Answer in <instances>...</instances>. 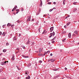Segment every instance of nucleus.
<instances>
[{
  "label": "nucleus",
  "instance_id": "3c124183",
  "mask_svg": "<svg viewBox=\"0 0 79 79\" xmlns=\"http://www.w3.org/2000/svg\"><path fill=\"white\" fill-rule=\"evenodd\" d=\"M17 68L18 69V70H19V68H18V67H17Z\"/></svg>",
  "mask_w": 79,
  "mask_h": 79
},
{
  "label": "nucleus",
  "instance_id": "f257e3e1",
  "mask_svg": "<svg viewBox=\"0 0 79 79\" xmlns=\"http://www.w3.org/2000/svg\"><path fill=\"white\" fill-rule=\"evenodd\" d=\"M32 41H29V40H28V42L27 43V44H31V45L32 44Z\"/></svg>",
  "mask_w": 79,
  "mask_h": 79
},
{
  "label": "nucleus",
  "instance_id": "09e8293b",
  "mask_svg": "<svg viewBox=\"0 0 79 79\" xmlns=\"http://www.w3.org/2000/svg\"><path fill=\"white\" fill-rule=\"evenodd\" d=\"M64 28H66V25L64 26Z\"/></svg>",
  "mask_w": 79,
  "mask_h": 79
},
{
  "label": "nucleus",
  "instance_id": "ea45409f",
  "mask_svg": "<svg viewBox=\"0 0 79 79\" xmlns=\"http://www.w3.org/2000/svg\"><path fill=\"white\" fill-rule=\"evenodd\" d=\"M40 28H39V31L40 32Z\"/></svg>",
  "mask_w": 79,
  "mask_h": 79
},
{
  "label": "nucleus",
  "instance_id": "c756f323",
  "mask_svg": "<svg viewBox=\"0 0 79 79\" xmlns=\"http://www.w3.org/2000/svg\"><path fill=\"white\" fill-rule=\"evenodd\" d=\"M45 30H44L43 31V32L42 33V34H44L45 33Z\"/></svg>",
  "mask_w": 79,
  "mask_h": 79
},
{
  "label": "nucleus",
  "instance_id": "e433bc0d",
  "mask_svg": "<svg viewBox=\"0 0 79 79\" xmlns=\"http://www.w3.org/2000/svg\"><path fill=\"white\" fill-rule=\"evenodd\" d=\"M52 43L53 44V43H55V41H53L52 42Z\"/></svg>",
  "mask_w": 79,
  "mask_h": 79
},
{
  "label": "nucleus",
  "instance_id": "aec40b11",
  "mask_svg": "<svg viewBox=\"0 0 79 79\" xmlns=\"http://www.w3.org/2000/svg\"><path fill=\"white\" fill-rule=\"evenodd\" d=\"M13 40H16V37L15 36L13 38Z\"/></svg>",
  "mask_w": 79,
  "mask_h": 79
},
{
  "label": "nucleus",
  "instance_id": "bb28decb",
  "mask_svg": "<svg viewBox=\"0 0 79 79\" xmlns=\"http://www.w3.org/2000/svg\"><path fill=\"white\" fill-rule=\"evenodd\" d=\"M22 47L23 48V49H25V46H22Z\"/></svg>",
  "mask_w": 79,
  "mask_h": 79
},
{
  "label": "nucleus",
  "instance_id": "a18cd8bd",
  "mask_svg": "<svg viewBox=\"0 0 79 79\" xmlns=\"http://www.w3.org/2000/svg\"><path fill=\"white\" fill-rule=\"evenodd\" d=\"M53 55V54H52V53H51L50 54V56H52Z\"/></svg>",
  "mask_w": 79,
  "mask_h": 79
},
{
  "label": "nucleus",
  "instance_id": "13d9d810",
  "mask_svg": "<svg viewBox=\"0 0 79 79\" xmlns=\"http://www.w3.org/2000/svg\"><path fill=\"white\" fill-rule=\"evenodd\" d=\"M46 16L45 15H44L43 16L44 17H45Z\"/></svg>",
  "mask_w": 79,
  "mask_h": 79
},
{
  "label": "nucleus",
  "instance_id": "7ed1b4c3",
  "mask_svg": "<svg viewBox=\"0 0 79 79\" xmlns=\"http://www.w3.org/2000/svg\"><path fill=\"white\" fill-rule=\"evenodd\" d=\"M16 8H17V6L15 7L13 9H12V11H15V10L16 9Z\"/></svg>",
  "mask_w": 79,
  "mask_h": 79
},
{
  "label": "nucleus",
  "instance_id": "9b49d317",
  "mask_svg": "<svg viewBox=\"0 0 79 79\" xmlns=\"http://www.w3.org/2000/svg\"><path fill=\"white\" fill-rule=\"evenodd\" d=\"M51 62H54V61H55V60L53 59H51Z\"/></svg>",
  "mask_w": 79,
  "mask_h": 79
},
{
  "label": "nucleus",
  "instance_id": "774afa93",
  "mask_svg": "<svg viewBox=\"0 0 79 79\" xmlns=\"http://www.w3.org/2000/svg\"><path fill=\"white\" fill-rule=\"evenodd\" d=\"M40 10H41L40 9L39 10V11H40Z\"/></svg>",
  "mask_w": 79,
  "mask_h": 79
},
{
  "label": "nucleus",
  "instance_id": "5fc2aeb1",
  "mask_svg": "<svg viewBox=\"0 0 79 79\" xmlns=\"http://www.w3.org/2000/svg\"><path fill=\"white\" fill-rule=\"evenodd\" d=\"M1 79H5V78H1Z\"/></svg>",
  "mask_w": 79,
  "mask_h": 79
},
{
  "label": "nucleus",
  "instance_id": "864d4df0",
  "mask_svg": "<svg viewBox=\"0 0 79 79\" xmlns=\"http://www.w3.org/2000/svg\"><path fill=\"white\" fill-rule=\"evenodd\" d=\"M48 4H49V5H50V2H48Z\"/></svg>",
  "mask_w": 79,
  "mask_h": 79
},
{
  "label": "nucleus",
  "instance_id": "58836bf2",
  "mask_svg": "<svg viewBox=\"0 0 79 79\" xmlns=\"http://www.w3.org/2000/svg\"><path fill=\"white\" fill-rule=\"evenodd\" d=\"M2 32L0 31V35H2Z\"/></svg>",
  "mask_w": 79,
  "mask_h": 79
},
{
  "label": "nucleus",
  "instance_id": "6e6552de",
  "mask_svg": "<svg viewBox=\"0 0 79 79\" xmlns=\"http://www.w3.org/2000/svg\"><path fill=\"white\" fill-rule=\"evenodd\" d=\"M43 49H41L40 48L39 49V52L40 53H41V52L42 51Z\"/></svg>",
  "mask_w": 79,
  "mask_h": 79
},
{
  "label": "nucleus",
  "instance_id": "f3484780",
  "mask_svg": "<svg viewBox=\"0 0 79 79\" xmlns=\"http://www.w3.org/2000/svg\"><path fill=\"white\" fill-rule=\"evenodd\" d=\"M6 52V49H4L3 50V52Z\"/></svg>",
  "mask_w": 79,
  "mask_h": 79
},
{
  "label": "nucleus",
  "instance_id": "39448f33",
  "mask_svg": "<svg viewBox=\"0 0 79 79\" xmlns=\"http://www.w3.org/2000/svg\"><path fill=\"white\" fill-rule=\"evenodd\" d=\"M71 33H69L68 34V37L69 38L71 37Z\"/></svg>",
  "mask_w": 79,
  "mask_h": 79
},
{
  "label": "nucleus",
  "instance_id": "f03ea898",
  "mask_svg": "<svg viewBox=\"0 0 79 79\" xmlns=\"http://www.w3.org/2000/svg\"><path fill=\"white\" fill-rule=\"evenodd\" d=\"M56 69V68L55 67L52 70L53 71H57V70H58V69Z\"/></svg>",
  "mask_w": 79,
  "mask_h": 79
},
{
  "label": "nucleus",
  "instance_id": "a19ab883",
  "mask_svg": "<svg viewBox=\"0 0 79 79\" xmlns=\"http://www.w3.org/2000/svg\"><path fill=\"white\" fill-rule=\"evenodd\" d=\"M50 51H48L47 52V53H50Z\"/></svg>",
  "mask_w": 79,
  "mask_h": 79
},
{
  "label": "nucleus",
  "instance_id": "2f4dec72",
  "mask_svg": "<svg viewBox=\"0 0 79 79\" xmlns=\"http://www.w3.org/2000/svg\"><path fill=\"white\" fill-rule=\"evenodd\" d=\"M55 37H55L52 40H55Z\"/></svg>",
  "mask_w": 79,
  "mask_h": 79
},
{
  "label": "nucleus",
  "instance_id": "7c9ffc66",
  "mask_svg": "<svg viewBox=\"0 0 79 79\" xmlns=\"http://www.w3.org/2000/svg\"><path fill=\"white\" fill-rule=\"evenodd\" d=\"M5 58H3L2 59V60H5Z\"/></svg>",
  "mask_w": 79,
  "mask_h": 79
},
{
  "label": "nucleus",
  "instance_id": "603ef678",
  "mask_svg": "<svg viewBox=\"0 0 79 79\" xmlns=\"http://www.w3.org/2000/svg\"><path fill=\"white\" fill-rule=\"evenodd\" d=\"M51 61V60H48V61L49 62V61Z\"/></svg>",
  "mask_w": 79,
  "mask_h": 79
},
{
  "label": "nucleus",
  "instance_id": "4d7b16f0",
  "mask_svg": "<svg viewBox=\"0 0 79 79\" xmlns=\"http://www.w3.org/2000/svg\"><path fill=\"white\" fill-rule=\"evenodd\" d=\"M53 9H53H55V7H54V8H53V9Z\"/></svg>",
  "mask_w": 79,
  "mask_h": 79
},
{
  "label": "nucleus",
  "instance_id": "79ce46f5",
  "mask_svg": "<svg viewBox=\"0 0 79 79\" xmlns=\"http://www.w3.org/2000/svg\"><path fill=\"white\" fill-rule=\"evenodd\" d=\"M53 3H54V5H55V4H56V2H53Z\"/></svg>",
  "mask_w": 79,
  "mask_h": 79
},
{
  "label": "nucleus",
  "instance_id": "0e129e2a",
  "mask_svg": "<svg viewBox=\"0 0 79 79\" xmlns=\"http://www.w3.org/2000/svg\"><path fill=\"white\" fill-rule=\"evenodd\" d=\"M67 17H68H68H69V16Z\"/></svg>",
  "mask_w": 79,
  "mask_h": 79
},
{
  "label": "nucleus",
  "instance_id": "dca6fc26",
  "mask_svg": "<svg viewBox=\"0 0 79 79\" xmlns=\"http://www.w3.org/2000/svg\"><path fill=\"white\" fill-rule=\"evenodd\" d=\"M7 26H8V27H9V26H11V24H10V23H8L7 25Z\"/></svg>",
  "mask_w": 79,
  "mask_h": 79
},
{
  "label": "nucleus",
  "instance_id": "0eeeda50",
  "mask_svg": "<svg viewBox=\"0 0 79 79\" xmlns=\"http://www.w3.org/2000/svg\"><path fill=\"white\" fill-rule=\"evenodd\" d=\"M77 32V31H75L74 32V33H75V34H76L77 35H78V33Z\"/></svg>",
  "mask_w": 79,
  "mask_h": 79
},
{
  "label": "nucleus",
  "instance_id": "4468645a",
  "mask_svg": "<svg viewBox=\"0 0 79 79\" xmlns=\"http://www.w3.org/2000/svg\"><path fill=\"white\" fill-rule=\"evenodd\" d=\"M30 79V76H28L27 77H26V79Z\"/></svg>",
  "mask_w": 79,
  "mask_h": 79
},
{
  "label": "nucleus",
  "instance_id": "c03bdc74",
  "mask_svg": "<svg viewBox=\"0 0 79 79\" xmlns=\"http://www.w3.org/2000/svg\"><path fill=\"white\" fill-rule=\"evenodd\" d=\"M65 70H67V68H65Z\"/></svg>",
  "mask_w": 79,
  "mask_h": 79
},
{
  "label": "nucleus",
  "instance_id": "6ab92c4d",
  "mask_svg": "<svg viewBox=\"0 0 79 79\" xmlns=\"http://www.w3.org/2000/svg\"><path fill=\"white\" fill-rule=\"evenodd\" d=\"M76 10H77V8H75L73 10L74 12H75V11H76Z\"/></svg>",
  "mask_w": 79,
  "mask_h": 79
},
{
  "label": "nucleus",
  "instance_id": "b1692460",
  "mask_svg": "<svg viewBox=\"0 0 79 79\" xmlns=\"http://www.w3.org/2000/svg\"><path fill=\"white\" fill-rule=\"evenodd\" d=\"M77 3V2H73V5H76Z\"/></svg>",
  "mask_w": 79,
  "mask_h": 79
},
{
  "label": "nucleus",
  "instance_id": "f704fd0d",
  "mask_svg": "<svg viewBox=\"0 0 79 79\" xmlns=\"http://www.w3.org/2000/svg\"><path fill=\"white\" fill-rule=\"evenodd\" d=\"M39 62L40 63H42V61H41V60H40V61H39Z\"/></svg>",
  "mask_w": 79,
  "mask_h": 79
},
{
  "label": "nucleus",
  "instance_id": "69168bd1",
  "mask_svg": "<svg viewBox=\"0 0 79 79\" xmlns=\"http://www.w3.org/2000/svg\"><path fill=\"white\" fill-rule=\"evenodd\" d=\"M17 79H19V77H18Z\"/></svg>",
  "mask_w": 79,
  "mask_h": 79
},
{
  "label": "nucleus",
  "instance_id": "f8f14e48",
  "mask_svg": "<svg viewBox=\"0 0 79 79\" xmlns=\"http://www.w3.org/2000/svg\"><path fill=\"white\" fill-rule=\"evenodd\" d=\"M30 19H31V16H30L28 19H27V21H31Z\"/></svg>",
  "mask_w": 79,
  "mask_h": 79
},
{
  "label": "nucleus",
  "instance_id": "4c0bfd02",
  "mask_svg": "<svg viewBox=\"0 0 79 79\" xmlns=\"http://www.w3.org/2000/svg\"><path fill=\"white\" fill-rule=\"evenodd\" d=\"M25 58H29V56H25Z\"/></svg>",
  "mask_w": 79,
  "mask_h": 79
},
{
  "label": "nucleus",
  "instance_id": "052dcab7",
  "mask_svg": "<svg viewBox=\"0 0 79 79\" xmlns=\"http://www.w3.org/2000/svg\"><path fill=\"white\" fill-rule=\"evenodd\" d=\"M65 19H66L67 18H68V17H65Z\"/></svg>",
  "mask_w": 79,
  "mask_h": 79
},
{
  "label": "nucleus",
  "instance_id": "473e14b6",
  "mask_svg": "<svg viewBox=\"0 0 79 79\" xmlns=\"http://www.w3.org/2000/svg\"><path fill=\"white\" fill-rule=\"evenodd\" d=\"M2 55H3V53H1L0 54V56H2Z\"/></svg>",
  "mask_w": 79,
  "mask_h": 79
},
{
  "label": "nucleus",
  "instance_id": "9d476101",
  "mask_svg": "<svg viewBox=\"0 0 79 79\" xmlns=\"http://www.w3.org/2000/svg\"><path fill=\"white\" fill-rule=\"evenodd\" d=\"M42 1H41V3H40V7H41V6H42Z\"/></svg>",
  "mask_w": 79,
  "mask_h": 79
},
{
  "label": "nucleus",
  "instance_id": "5701e85b",
  "mask_svg": "<svg viewBox=\"0 0 79 79\" xmlns=\"http://www.w3.org/2000/svg\"><path fill=\"white\" fill-rule=\"evenodd\" d=\"M2 35H3V36H5V32H3L2 34Z\"/></svg>",
  "mask_w": 79,
  "mask_h": 79
},
{
  "label": "nucleus",
  "instance_id": "ddd939ff",
  "mask_svg": "<svg viewBox=\"0 0 79 79\" xmlns=\"http://www.w3.org/2000/svg\"><path fill=\"white\" fill-rule=\"evenodd\" d=\"M66 0H64L63 2V3L64 5H65V3H66V2H66Z\"/></svg>",
  "mask_w": 79,
  "mask_h": 79
},
{
  "label": "nucleus",
  "instance_id": "1a4fd4ad",
  "mask_svg": "<svg viewBox=\"0 0 79 79\" xmlns=\"http://www.w3.org/2000/svg\"><path fill=\"white\" fill-rule=\"evenodd\" d=\"M6 63V61H3L2 64V65H3L4 64H5V63Z\"/></svg>",
  "mask_w": 79,
  "mask_h": 79
},
{
  "label": "nucleus",
  "instance_id": "49530a36",
  "mask_svg": "<svg viewBox=\"0 0 79 79\" xmlns=\"http://www.w3.org/2000/svg\"><path fill=\"white\" fill-rule=\"evenodd\" d=\"M5 26V25H3V26H2V27H3V28H4V26Z\"/></svg>",
  "mask_w": 79,
  "mask_h": 79
},
{
  "label": "nucleus",
  "instance_id": "20e7f679",
  "mask_svg": "<svg viewBox=\"0 0 79 79\" xmlns=\"http://www.w3.org/2000/svg\"><path fill=\"white\" fill-rule=\"evenodd\" d=\"M12 60L13 61H14L15 60V56L14 55H13L12 58H11Z\"/></svg>",
  "mask_w": 79,
  "mask_h": 79
},
{
  "label": "nucleus",
  "instance_id": "338daca9",
  "mask_svg": "<svg viewBox=\"0 0 79 79\" xmlns=\"http://www.w3.org/2000/svg\"><path fill=\"white\" fill-rule=\"evenodd\" d=\"M25 74H27V73H25Z\"/></svg>",
  "mask_w": 79,
  "mask_h": 79
},
{
  "label": "nucleus",
  "instance_id": "a211bd4d",
  "mask_svg": "<svg viewBox=\"0 0 79 79\" xmlns=\"http://www.w3.org/2000/svg\"><path fill=\"white\" fill-rule=\"evenodd\" d=\"M70 23H71V22H70L68 23H67V25L69 26V25L70 24Z\"/></svg>",
  "mask_w": 79,
  "mask_h": 79
},
{
  "label": "nucleus",
  "instance_id": "423d86ee",
  "mask_svg": "<svg viewBox=\"0 0 79 79\" xmlns=\"http://www.w3.org/2000/svg\"><path fill=\"white\" fill-rule=\"evenodd\" d=\"M50 30L51 31L50 32H52V31H53V27H51L50 28Z\"/></svg>",
  "mask_w": 79,
  "mask_h": 79
},
{
  "label": "nucleus",
  "instance_id": "680f3d73",
  "mask_svg": "<svg viewBox=\"0 0 79 79\" xmlns=\"http://www.w3.org/2000/svg\"><path fill=\"white\" fill-rule=\"evenodd\" d=\"M16 50H19V49L18 48H17L16 49Z\"/></svg>",
  "mask_w": 79,
  "mask_h": 79
},
{
  "label": "nucleus",
  "instance_id": "393cba45",
  "mask_svg": "<svg viewBox=\"0 0 79 79\" xmlns=\"http://www.w3.org/2000/svg\"><path fill=\"white\" fill-rule=\"evenodd\" d=\"M14 26H15V25H12L11 26V27L12 28H13L14 27Z\"/></svg>",
  "mask_w": 79,
  "mask_h": 79
},
{
  "label": "nucleus",
  "instance_id": "e2e57ef3",
  "mask_svg": "<svg viewBox=\"0 0 79 79\" xmlns=\"http://www.w3.org/2000/svg\"><path fill=\"white\" fill-rule=\"evenodd\" d=\"M53 79H56L55 78V77H54V78H53Z\"/></svg>",
  "mask_w": 79,
  "mask_h": 79
},
{
  "label": "nucleus",
  "instance_id": "6e6d98bb",
  "mask_svg": "<svg viewBox=\"0 0 79 79\" xmlns=\"http://www.w3.org/2000/svg\"><path fill=\"white\" fill-rule=\"evenodd\" d=\"M21 10L22 11H23V9H22Z\"/></svg>",
  "mask_w": 79,
  "mask_h": 79
},
{
  "label": "nucleus",
  "instance_id": "2eb2a0df",
  "mask_svg": "<svg viewBox=\"0 0 79 79\" xmlns=\"http://www.w3.org/2000/svg\"><path fill=\"white\" fill-rule=\"evenodd\" d=\"M52 35H53L52 33H50V36H49V37L50 38L52 36Z\"/></svg>",
  "mask_w": 79,
  "mask_h": 79
},
{
  "label": "nucleus",
  "instance_id": "8fccbe9b",
  "mask_svg": "<svg viewBox=\"0 0 79 79\" xmlns=\"http://www.w3.org/2000/svg\"><path fill=\"white\" fill-rule=\"evenodd\" d=\"M16 14H18V11H17L16 12Z\"/></svg>",
  "mask_w": 79,
  "mask_h": 79
},
{
  "label": "nucleus",
  "instance_id": "bf43d9fd",
  "mask_svg": "<svg viewBox=\"0 0 79 79\" xmlns=\"http://www.w3.org/2000/svg\"><path fill=\"white\" fill-rule=\"evenodd\" d=\"M48 44V45H50V43H49Z\"/></svg>",
  "mask_w": 79,
  "mask_h": 79
},
{
  "label": "nucleus",
  "instance_id": "4be33fe9",
  "mask_svg": "<svg viewBox=\"0 0 79 79\" xmlns=\"http://www.w3.org/2000/svg\"><path fill=\"white\" fill-rule=\"evenodd\" d=\"M9 45V44L8 43H6V46H8V45Z\"/></svg>",
  "mask_w": 79,
  "mask_h": 79
},
{
  "label": "nucleus",
  "instance_id": "cd10ccee",
  "mask_svg": "<svg viewBox=\"0 0 79 79\" xmlns=\"http://www.w3.org/2000/svg\"><path fill=\"white\" fill-rule=\"evenodd\" d=\"M55 32H53V33H52V35H53V36L55 35Z\"/></svg>",
  "mask_w": 79,
  "mask_h": 79
},
{
  "label": "nucleus",
  "instance_id": "37998d69",
  "mask_svg": "<svg viewBox=\"0 0 79 79\" xmlns=\"http://www.w3.org/2000/svg\"><path fill=\"white\" fill-rule=\"evenodd\" d=\"M21 33H19V36H21Z\"/></svg>",
  "mask_w": 79,
  "mask_h": 79
},
{
  "label": "nucleus",
  "instance_id": "72a5a7b5",
  "mask_svg": "<svg viewBox=\"0 0 79 79\" xmlns=\"http://www.w3.org/2000/svg\"><path fill=\"white\" fill-rule=\"evenodd\" d=\"M17 22H18V23H20V20H18L17 21Z\"/></svg>",
  "mask_w": 79,
  "mask_h": 79
},
{
  "label": "nucleus",
  "instance_id": "c85d7f7f",
  "mask_svg": "<svg viewBox=\"0 0 79 79\" xmlns=\"http://www.w3.org/2000/svg\"><path fill=\"white\" fill-rule=\"evenodd\" d=\"M16 11H19V10L18 9H17L16 10Z\"/></svg>",
  "mask_w": 79,
  "mask_h": 79
},
{
  "label": "nucleus",
  "instance_id": "c9c22d12",
  "mask_svg": "<svg viewBox=\"0 0 79 79\" xmlns=\"http://www.w3.org/2000/svg\"><path fill=\"white\" fill-rule=\"evenodd\" d=\"M46 53H47V52H45V53L44 54V56H45V55H46Z\"/></svg>",
  "mask_w": 79,
  "mask_h": 79
},
{
  "label": "nucleus",
  "instance_id": "a878e982",
  "mask_svg": "<svg viewBox=\"0 0 79 79\" xmlns=\"http://www.w3.org/2000/svg\"><path fill=\"white\" fill-rule=\"evenodd\" d=\"M65 40H66V38L65 39H64V40H62V41H63V42H65Z\"/></svg>",
  "mask_w": 79,
  "mask_h": 79
},
{
  "label": "nucleus",
  "instance_id": "de8ad7c7",
  "mask_svg": "<svg viewBox=\"0 0 79 79\" xmlns=\"http://www.w3.org/2000/svg\"><path fill=\"white\" fill-rule=\"evenodd\" d=\"M76 36V35H75V34H74L73 35V36Z\"/></svg>",
  "mask_w": 79,
  "mask_h": 79
},
{
  "label": "nucleus",
  "instance_id": "412c9836",
  "mask_svg": "<svg viewBox=\"0 0 79 79\" xmlns=\"http://www.w3.org/2000/svg\"><path fill=\"white\" fill-rule=\"evenodd\" d=\"M53 9H52L49 10V11L50 12H51V11H53Z\"/></svg>",
  "mask_w": 79,
  "mask_h": 79
}]
</instances>
